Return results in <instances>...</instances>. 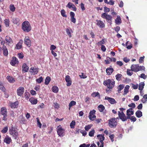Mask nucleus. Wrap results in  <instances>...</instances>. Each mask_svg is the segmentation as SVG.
<instances>
[{
  "mask_svg": "<svg viewBox=\"0 0 147 147\" xmlns=\"http://www.w3.org/2000/svg\"><path fill=\"white\" fill-rule=\"evenodd\" d=\"M88 117L90 120L93 121L96 118V116L94 115H89Z\"/></svg>",
  "mask_w": 147,
  "mask_h": 147,
  "instance_id": "obj_42",
  "label": "nucleus"
},
{
  "mask_svg": "<svg viewBox=\"0 0 147 147\" xmlns=\"http://www.w3.org/2000/svg\"><path fill=\"white\" fill-rule=\"evenodd\" d=\"M31 26L28 21H24L22 24V29L25 32H28L31 30Z\"/></svg>",
  "mask_w": 147,
  "mask_h": 147,
  "instance_id": "obj_1",
  "label": "nucleus"
},
{
  "mask_svg": "<svg viewBox=\"0 0 147 147\" xmlns=\"http://www.w3.org/2000/svg\"><path fill=\"white\" fill-rule=\"evenodd\" d=\"M138 64H132L131 67V70L132 71L138 72Z\"/></svg>",
  "mask_w": 147,
  "mask_h": 147,
  "instance_id": "obj_12",
  "label": "nucleus"
},
{
  "mask_svg": "<svg viewBox=\"0 0 147 147\" xmlns=\"http://www.w3.org/2000/svg\"><path fill=\"white\" fill-rule=\"evenodd\" d=\"M127 74L129 76H131L133 74V73L130 69H127Z\"/></svg>",
  "mask_w": 147,
  "mask_h": 147,
  "instance_id": "obj_53",
  "label": "nucleus"
},
{
  "mask_svg": "<svg viewBox=\"0 0 147 147\" xmlns=\"http://www.w3.org/2000/svg\"><path fill=\"white\" fill-rule=\"evenodd\" d=\"M144 85L145 84L144 82H140L139 84V86L138 85L139 90L140 91H142L143 89Z\"/></svg>",
  "mask_w": 147,
  "mask_h": 147,
  "instance_id": "obj_30",
  "label": "nucleus"
},
{
  "mask_svg": "<svg viewBox=\"0 0 147 147\" xmlns=\"http://www.w3.org/2000/svg\"><path fill=\"white\" fill-rule=\"evenodd\" d=\"M101 16L103 18L105 19L110 24H112V17L111 16L105 12L102 13Z\"/></svg>",
  "mask_w": 147,
  "mask_h": 147,
  "instance_id": "obj_3",
  "label": "nucleus"
},
{
  "mask_svg": "<svg viewBox=\"0 0 147 147\" xmlns=\"http://www.w3.org/2000/svg\"><path fill=\"white\" fill-rule=\"evenodd\" d=\"M94 133L95 131L94 129H93L89 132V136L90 137H93L94 136Z\"/></svg>",
  "mask_w": 147,
  "mask_h": 147,
  "instance_id": "obj_46",
  "label": "nucleus"
},
{
  "mask_svg": "<svg viewBox=\"0 0 147 147\" xmlns=\"http://www.w3.org/2000/svg\"><path fill=\"white\" fill-rule=\"evenodd\" d=\"M23 42L22 40H20L19 42L16 45V48L18 49H20L22 47V44Z\"/></svg>",
  "mask_w": 147,
  "mask_h": 147,
  "instance_id": "obj_25",
  "label": "nucleus"
},
{
  "mask_svg": "<svg viewBox=\"0 0 147 147\" xmlns=\"http://www.w3.org/2000/svg\"><path fill=\"white\" fill-rule=\"evenodd\" d=\"M105 99L108 100L111 104H113L116 103V101L114 98L106 96Z\"/></svg>",
  "mask_w": 147,
  "mask_h": 147,
  "instance_id": "obj_15",
  "label": "nucleus"
},
{
  "mask_svg": "<svg viewBox=\"0 0 147 147\" xmlns=\"http://www.w3.org/2000/svg\"><path fill=\"white\" fill-rule=\"evenodd\" d=\"M57 132L58 135L60 137H63L65 135V129L62 128L61 125L58 126Z\"/></svg>",
  "mask_w": 147,
  "mask_h": 147,
  "instance_id": "obj_7",
  "label": "nucleus"
},
{
  "mask_svg": "<svg viewBox=\"0 0 147 147\" xmlns=\"http://www.w3.org/2000/svg\"><path fill=\"white\" fill-rule=\"evenodd\" d=\"M129 107H132L133 108H134L135 107V104L134 103H132L131 104H129L128 105Z\"/></svg>",
  "mask_w": 147,
  "mask_h": 147,
  "instance_id": "obj_62",
  "label": "nucleus"
},
{
  "mask_svg": "<svg viewBox=\"0 0 147 147\" xmlns=\"http://www.w3.org/2000/svg\"><path fill=\"white\" fill-rule=\"evenodd\" d=\"M97 137L99 138V142H97V145L98 147H103L104 142L103 141L105 140L104 136L102 135H98Z\"/></svg>",
  "mask_w": 147,
  "mask_h": 147,
  "instance_id": "obj_4",
  "label": "nucleus"
},
{
  "mask_svg": "<svg viewBox=\"0 0 147 147\" xmlns=\"http://www.w3.org/2000/svg\"><path fill=\"white\" fill-rule=\"evenodd\" d=\"M0 89L3 92L5 91V88L3 86L2 83H0Z\"/></svg>",
  "mask_w": 147,
  "mask_h": 147,
  "instance_id": "obj_52",
  "label": "nucleus"
},
{
  "mask_svg": "<svg viewBox=\"0 0 147 147\" xmlns=\"http://www.w3.org/2000/svg\"><path fill=\"white\" fill-rule=\"evenodd\" d=\"M92 125H88L86 126L85 127V129L86 131H88L90 128H91Z\"/></svg>",
  "mask_w": 147,
  "mask_h": 147,
  "instance_id": "obj_50",
  "label": "nucleus"
},
{
  "mask_svg": "<svg viewBox=\"0 0 147 147\" xmlns=\"http://www.w3.org/2000/svg\"><path fill=\"white\" fill-rule=\"evenodd\" d=\"M144 57H145L144 56L140 57L139 59V62L140 63H142L143 62Z\"/></svg>",
  "mask_w": 147,
  "mask_h": 147,
  "instance_id": "obj_60",
  "label": "nucleus"
},
{
  "mask_svg": "<svg viewBox=\"0 0 147 147\" xmlns=\"http://www.w3.org/2000/svg\"><path fill=\"white\" fill-rule=\"evenodd\" d=\"M36 119H37V125L40 128L41 127L42 124L40 122L39 119H38V117Z\"/></svg>",
  "mask_w": 147,
  "mask_h": 147,
  "instance_id": "obj_59",
  "label": "nucleus"
},
{
  "mask_svg": "<svg viewBox=\"0 0 147 147\" xmlns=\"http://www.w3.org/2000/svg\"><path fill=\"white\" fill-rule=\"evenodd\" d=\"M29 101L32 105H35L38 102V100L37 99L32 97L30 98L29 100Z\"/></svg>",
  "mask_w": 147,
  "mask_h": 147,
  "instance_id": "obj_22",
  "label": "nucleus"
},
{
  "mask_svg": "<svg viewBox=\"0 0 147 147\" xmlns=\"http://www.w3.org/2000/svg\"><path fill=\"white\" fill-rule=\"evenodd\" d=\"M136 116L138 118H140L142 116V112L139 110L137 111L136 113Z\"/></svg>",
  "mask_w": 147,
  "mask_h": 147,
  "instance_id": "obj_33",
  "label": "nucleus"
},
{
  "mask_svg": "<svg viewBox=\"0 0 147 147\" xmlns=\"http://www.w3.org/2000/svg\"><path fill=\"white\" fill-rule=\"evenodd\" d=\"M139 77L144 79H145L147 78V76L145 75L144 74H141Z\"/></svg>",
  "mask_w": 147,
  "mask_h": 147,
  "instance_id": "obj_54",
  "label": "nucleus"
},
{
  "mask_svg": "<svg viewBox=\"0 0 147 147\" xmlns=\"http://www.w3.org/2000/svg\"><path fill=\"white\" fill-rule=\"evenodd\" d=\"M129 119H130L131 121L133 122L135 121L136 120V119L135 117L134 116H131V117H130Z\"/></svg>",
  "mask_w": 147,
  "mask_h": 147,
  "instance_id": "obj_57",
  "label": "nucleus"
},
{
  "mask_svg": "<svg viewBox=\"0 0 147 147\" xmlns=\"http://www.w3.org/2000/svg\"><path fill=\"white\" fill-rule=\"evenodd\" d=\"M124 87V85L123 84H120L117 88L118 91L119 93L121 92V90H122Z\"/></svg>",
  "mask_w": 147,
  "mask_h": 147,
  "instance_id": "obj_35",
  "label": "nucleus"
},
{
  "mask_svg": "<svg viewBox=\"0 0 147 147\" xmlns=\"http://www.w3.org/2000/svg\"><path fill=\"white\" fill-rule=\"evenodd\" d=\"M141 100L143 103L146 102L147 101V94H145L143 96V98Z\"/></svg>",
  "mask_w": 147,
  "mask_h": 147,
  "instance_id": "obj_37",
  "label": "nucleus"
},
{
  "mask_svg": "<svg viewBox=\"0 0 147 147\" xmlns=\"http://www.w3.org/2000/svg\"><path fill=\"white\" fill-rule=\"evenodd\" d=\"M8 130V127H6L3 128V129L1 130V132L3 133H6Z\"/></svg>",
  "mask_w": 147,
  "mask_h": 147,
  "instance_id": "obj_51",
  "label": "nucleus"
},
{
  "mask_svg": "<svg viewBox=\"0 0 147 147\" xmlns=\"http://www.w3.org/2000/svg\"><path fill=\"white\" fill-rule=\"evenodd\" d=\"M103 84L104 85L107 86L108 88L111 89L114 86L115 81L113 80L109 79L104 81Z\"/></svg>",
  "mask_w": 147,
  "mask_h": 147,
  "instance_id": "obj_2",
  "label": "nucleus"
},
{
  "mask_svg": "<svg viewBox=\"0 0 147 147\" xmlns=\"http://www.w3.org/2000/svg\"><path fill=\"white\" fill-rule=\"evenodd\" d=\"M76 102L74 101H71L69 104V110L71 107L74 105H76Z\"/></svg>",
  "mask_w": 147,
  "mask_h": 147,
  "instance_id": "obj_39",
  "label": "nucleus"
},
{
  "mask_svg": "<svg viewBox=\"0 0 147 147\" xmlns=\"http://www.w3.org/2000/svg\"><path fill=\"white\" fill-rule=\"evenodd\" d=\"M66 31L69 37L70 38L71 37V35L69 29L68 28H67L66 30Z\"/></svg>",
  "mask_w": 147,
  "mask_h": 147,
  "instance_id": "obj_49",
  "label": "nucleus"
},
{
  "mask_svg": "<svg viewBox=\"0 0 147 147\" xmlns=\"http://www.w3.org/2000/svg\"><path fill=\"white\" fill-rule=\"evenodd\" d=\"M76 122L75 121H72L70 123V126L71 128H74V126L75 125Z\"/></svg>",
  "mask_w": 147,
  "mask_h": 147,
  "instance_id": "obj_45",
  "label": "nucleus"
},
{
  "mask_svg": "<svg viewBox=\"0 0 147 147\" xmlns=\"http://www.w3.org/2000/svg\"><path fill=\"white\" fill-rule=\"evenodd\" d=\"M1 49L2 50L4 55L5 56H7L8 54V51L7 49L6 46H3L1 47Z\"/></svg>",
  "mask_w": 147,
  "mask_h": 147,
  "instance_id": "obj_17",
  "label": "nucleus"
},
{
  "mask_svg": "<svg viewBox=\"0 0 147 147\" xmlns=\"http://www.w3.org/2000/svg\"><path fill=\"white\" fill-rule=\"evenodd\" d=\"M9 132L10 134L12 135L15 139H17L18 137V133L17 131L14 129V128L13 127L9 129Z\"/></svg>",
  "mask_w": 147,
  "mask_h": 147,
  "instance_id": "obj_8",
  "label": "nucleus"
},
{
  "mask_svg": "<svg viewBox=\"0 0 147 147\" xmlns=\"http://www.w3.org/2000/svg\"><path fill=\"white\" fill-rule=\"evenodd\" d=\"M51 80V78L49 76L47 77L45 80V84L47 85L49 84V82Z\"/></svg>",
  "mask_w": 147,
  "mask_h": 147,
  "instance_id": "obj_36",
  "label": "nucleus"
},
{
  "mask_svg": "<svg viewBox=\"0 0 147 147\" xmlns=\"http://www.w3.org/2000/svg\"><path fill=\"white\" fill-rule=\"evenodd\" d=\"M132 87L134 89H137L138 86V84H137L135 85L133 84H132Z\"/></svg>",
  "mask_w": 147,
  "mask_h": 147,
  "instance_id": "obj_61",
  "label": "nucleus"
},
{
  "mask_svg": "<svg viewBox=\"0 0 147 147\" xmlns=\"http://www.w3.org/2000/svg\"><path fill=\"white\" fill-rule=\"evenodd\" d=\"M80 132L82 134L83 136H85L87 134V132L85 131L81 130L80 131Z\"/></svg>",
  "mask_w": 147,
  "mask_h": 147,
  "instance_id": "obj_64",
  "label": "nucleus"
},
{
  "mask_svg": "<svg viewBox=\"0 0 147 147\" xmlns=\"http://www.w3.org/2000/svg\"><path fill=\"white\" fill-rule=\"evenodd\" d=\"M29 69V67L27 66L26 63L23 64L22 66V70L24 72H28Z\"/></svg>",
  "mask_w": 147,
  "mask_h": 147,
  "instance_id": "obj_21",
  "label": "nucleus"
},
{
  "mask_svg": "<svg viewBox=\"0 0 147 147\" xmlns=\"http://www.w3.org/2000/svg\"><path fill=\"white\" fill-rule=\"evenodd\" d=\"M5 23L6 27L9 26V20L8 19H6L4 20Z\"/></svg>",
  "mask_w": 147,
  "mask_h": 147,
  "instance_id": "obj_47",
  "label": "nucleus"
},
{
  "mask_svg": "<svg viewBox=\"0 0 147 147\" xmlns=\"http://www.w3.org/2000/svg\"><path fill=\"white\" fill-rule=\"evenodd\" d=\"M138 71L142 70H145V67L143 66H139L138 65Z\"/></svg>",
  "mask_w": 147,
  "mask_h": 147,
  "instance_id": "obj_48",
  "label": "nucleus"
},
{
  "mask_svg": "<svg viewBox=\"0 0 147 147\" xmlns=\"http://www.w3.org/2000/svg\"><path fill=\"white\" fill-rule=\"evenodd\" d=\"M24 43L28 47H30V46L31 41L28 36H26L24 38Z\"/></svg>",
  "mask_w": 147,
  "mask_h": 147,
  "instance_id": "obj_11",
  "label": "nucleus"
},
{
  "mask_svg": "<svg viewBox=\"0 0 147 147\" xmlns=\"http://www.w3.org/2000/svg\"><path fill=\"white\" fill-rule=\"evenodd\" d=\"M96 21L97 22V25L100 28H103L105 27V24L102 21L100 20H96Z\"/></svg>",
  "mask_w": 147,
  "mask_h": 147,
  "instance_id": "obj_16",
  "label": "nucleus"
},
{
  "mask_svg": "<svg viewBox=\"0 0 147 147\" xmlns=\"http://www.w3.org/2000/svg\"><path fill=\"white\" fill-rule=\"evenodd\" d=\"M116 79L118 81H120L121 80L122 77V75L118 74L115 76Z\"/></svg>",
  "mask_w": 147,
  "mask_h": 147,
  "instance_id": "obj_41",
  "label": "nucleus"
},
{
  "mask_svg": "<svg viewBox=\"0 0 147 147\" xmlns=\"http://www.w3.org/2000/svg\"><path fill=\"white\" fill-rule=\"evenodd\" d=\"M5 40L6 41V43H8V45H9L13 43L12 39L9 36H6L5 37Z\"/></svg>",
  "mask_w": 147,
  "mask_h": 147,
  "instance_id": "obj_19",
  "label": "nucleus"
},
{
  "mask_svg": "<svg viewBox=\"0 0 147 147\" xmlns=\"http://www.w3.org/2000/svg\"><path fill=\"white\" fill-rule=\"evenodd\" d=\"M43 79L42 76H40L39 78L36 80V81L38 83H40L42 81Z\"/></svg>",
  "mask_w": 147,
  "mask_h": 147,
  "instance_id": "obj_43",
  "label": "nucleus"
},
{
  "mask_svg": "<svg viewBox=\"0 0 147 147\" xmlns=\"http://www.w3.org/2000/svg\"><path fill=\"white\" fill-rule=\"evenodd\" d=\"M132 108H129V109H127V110L126 113H127V111L129 110L128 114H129V117L131 116V115H133L134 114V111H132Z\"/></svg>",
  "mask_w": 147,
  "mask_h": 147,
  "instance_id": "obj_38",
  "label": "nucleus"
},
{
  "mask_svg": "<svg viewBox=\"0 0 147 147\" xmlns=\"http://www.w3.org/2000/svg\"><path fill=\"white\" fill-rule=\"evenodd\" d=\"M1 114L3 116V120L5 121L7 116V109L5 107H2L1 109Z\"/></svg>",
  "mask_w": 147,
  "mask_h": 147,
  "instance_id": "obj_6",
  "label": "nucleus"
},
{
  "mask_svg": "<svg viewBox=\"0 0 147 147\" xmlns=\"http://www.w3.org/2000/svg\"><path fill=\"white\" fill-rule=\"evenodd\" d=\"M24 89L22 87H20L17 90V92L18 96H21L24 92Z\"/></svg>",
  "mask_w": 147,
  "mask_h": 147,
  "instance_id": "obj_10",
  "label": "nucleus"
},
{
  "mask_svg": "<svg viewBox=\"0 0 147 147\" xmlns=\"http://www.w3.org/2000/svg\"><path fill=\"white\" fill-rule=\"evenodd\" d=\"M113 71V68L111 67H108L106 69L107 73L108 75H111Z\"/></svg>",
  "mask_w": 147,
  "mask_h": 147,
  "instance_id": "obj_23",
  "label": "nucleus"
},
{
  "mask_svg": "<svg viewBox=\"0 0 147 147\" xmlns=\"http://www.w3.org/2000/svg\"><path fill=\"white\" fill-rule=\"evenodd\" d=\"M128 111L129 110L127 111V113H126L127 117L125 114L122 115H119V117L123 121H125L127 120V119H129L130 118L129 115V114H128Z\"/></svg>",
  "mask_w": 147,
  "mask_h": 147,
  "instance_id": "obj_9",
  "label": "nucleus"
},
{
  "mask_svg": "<svg viewBox=\"0 0 147 147\" xmlns=\"http://www.w3.org/2000/svg\"><path fill=\"white\" fill-rule=\"evenodd\" d=\"M115 22L117 25H119L121 24V19L119 16H117V18L115 20Z\"/></svg>",
  "mask_w": 147,
  "mask_h": 147,
  "instance_id": "obj_28",
  "label": "nucleus"
},
{
  "mask_svg": "<svg viewBox=\"0 0 147 147\" xmlns=\"http://www.w3.org/2000/svg\"><path fill=\"white\" fill-rule=\"evenodd\" d=\"M19 62L18 59L15 57H13L12 59L10 62V64L13 66H15V65L18 64Z\"/></svg>",
  "mask_w": 147,
  "mask_h": 147,
  "instance_id": "obj_13",
  "label": "nucleus"
},
{
  "mask_svg": "<svg viewBox=\"0 0 147 147\" xmlns=\"http://www.w3.org/2000/svg\"><path fill=\"white\" fill-rule=\"evenodd\" d=\"M65 80L67 83L66 84L68 86H70L71 84V78L69 75H67L66 76Z\"/></svg>",
  "mask_w": 147,
  "mask_h": 147,
  "instance_id": "obj_14",
  "label": "nucleus"
},
{
  "mask_svg": "<svg viewBox=\"0 0 147 147\" xmlns=\"http://www.w3.org/2000/svg\"><path fill=\"white\" fill-rule=\"evenodd\" d=\"M11 140V139L10 138L7 137H5L4 140V142L7 144H9L10 143Z\"/></svg>",
  "mask_w": 147,
  "mask_h": 147,
  "instance_id": "obj_32",
  "label": "nucleus"
},
{
  "mask_svg": "<svg viewBox=\"0 0 147 147\" xmlns=\"http://www.w3.org/2000/svg\"><path fill=\"white\" fill-rule=\"evenodd\" d=\"M61 13L62 16L64 17H66L67 16L65 13V12L64 9H62L61 11Z\"/></svg>",
  "mask_w": 147,
  "mask_h": 147,
  "instance_id": "obj_44",
  "label": "nucleus"
},
{
  "mask_svg": "<svg viewBox=\"0 0 147 147\" xmlns=\"http://www.w3.org/2000/svg\"><path fill=\"white\" fill-rule=\"evenodd\" d=\"M75 13L74 12L71 11L70 12V15L71 17V20L72 22L75 23L76 22V19L74 18L75 16Z\"/></svg>",
  "mask_w": 147,
  "mask_h": 147,
  "instance_id": "obj_18",
  "label": "nucleus"
},
{
  "mask_svg": "<svg viewBox=\"0 0 147 147\" xmlns=\"http://www.w3.org/2000/svg\"><path fill=\"white\" fill-rule=\"evenodd\" d=\"M18 104V102L16 101L13 103H12L11 105V107L12 108H17Z\"/></svg>",
  "mask_w": 147,
  "mask_h": 147,
  "instance_id": "obj_26",
  "label": "nucleus"
},
{
  "mask_svg": "<svg viewBox=\"0 0 147 147\" xmlns=\"http://www.w3.org/2000/svg\"><path fill=\"white\" fill-rule=\"evenodd\" d=\"M107 59L108 58H109L110 60L111 61H112L113 62H115L116 61V59L115 58H111L109 57H107Z\"/></svg>",
  "mask_w": 147,
  "mask_h": 147,
  "instance_id": "obj_63",
  "label": "nucleus"
},
{
  "mask_svg": "<svg viewBox=\"0 0 147 147\" xmlns=\"http://www.w3.org/2000/svg\"><path fill=\"white\" fill-rule=\"evenodd\" d=\"M7 79L8 81L10 83H13L15 81L14 78L10 76H8L7 77Z\"/></svg>",
  "mask_w": 147,
  "mask_h": 147,
  "instance_id": "obj_24",
  "label": "nucleus"
},
{
  "mask_svg": "<svg viewBox=\"0 0 147 147\" xmlns=\"http://www.w3.org/2000/svg\"><path fill=\"white\" fill-rule=\"evenodd\" d=\"M52 91L55 93H56L58 91V88L56 86H53L52 88Z\"/></svg>",
  "mask_w": 147,
  "mask_h": 147,
  "instance_id": "obj_40",
  "label": "nucleus"
},
{
  "mask_svg": "<svg viewBox=\"0 0 147 147\" xmlns=\"http://www.w3.org/2000/svg\"><path fill=\"white\" fill-rule=\"evenodd\" d=\"M74 5L72 4L71 3L69 2L67 5L66 7H68L69 9H70L72 7V5Z\"/></svg>",
  "mask_w": 147,
  "mask_h": 147,
  "instance_id": "obj_58",
  "label": "nucleus"
},
{
  "mask_svg": "<svg viewBox=\"0 0 147 147\" xmlns=\"http://www.w3.org/2000/svg\"><path fill=\"white\" fill-rule=\"evenodd\" d=\"M10 10L12 11L13 12L15 11V7L13 5H11L10 6Z\"/></svg>",
  "mask_w": 147,
  "mask_h": 147,
  "instance_id": "obj_56",
  "label": "nucleus"
},
{
  "mask_svg": "<svg viewBox=\"0 0 147 147\" xmlns=\"http://www.w3.org/2000/svg\"><path fill=\"white\" fill-rule=\"evenodd\" d=\"M108 125L111 128H115L117 125V120L115 118H112L108 120Z\"/></svg>",
  "mask_w": 147,
  "mask_h": 147,
  "instance_id": "obj_5",
  "label": "nucleus"
},
{
  "mask_svg": "<svg viewBox=\"0 0 147 147\" xmlns=\"http://www.w3.org/2000/svg\"><path fill=\"white\" fill-rule=\"evenodd\" d=\"M129 86L128 85H126L124 88V93L123 95H125L126 94L129 92Z\"/></svg>",
  "mask_w": 147,
  "mask_h": 147,
  "instance_id": "obj_27",
  "label": "nucleus"
},
{
  "mask_svg": "<svg viewBox=\"0 0 147 147\" xmlns=\"http://www.w3.org/2000/svg\"><path fill=\"white\" fill-rule=\"evenodd\" d=\"M19 21L20 20L18 18H13L12 20V22L14 24L19 25L20 24L19 22Z\"/></svg>",
  "mask_w": 147,
  "mask_h": 147,
  "instance_id": "obj_29",
  "label": "nucleus"
},
{
  "mask_svg": "<svg viewBox=\"0 0 147 147\" xmlns=\"http://www.w3.org/2000/svg\"><path fill=\"white\" fill-rule=\"evenodd\" d=\"M30 72L32 73H34V75L36 74H37L38 71V68H35L34 67H32L30 69Z\"/></svg>",
  "mask_w": 147,
  "mask_h": 147,
  "instance_id": "obj_20",
  "label": "nucleus"
},
{
  "mask_svg": "<svg viewBox=\"0 0 147 147\" xmlns=\"http://www.w3.org/2000/svg\"><path fill=\"white\" fill-rule=\"evenodd\" d=\"M91 96L94 97H96V96H97L99 98H100V96L99 93L98 92H93L91 94Z\"/></svg>",
  "mask_w": 147,
  "mask_h": 147,
  "instance_id": "obj_31",
  "label": "nucleus"
},
{
  "mask_svg": "<svg viewBox=\"0 0 147 147\" xmlns=\"http://www.w3.org/2000/svg\"><path fill=\"white\" fill-rule=\"evenodd\" d=\"M105 41L104 39H102L101 41L98 42L97 43V44L98 45H100L104 44L105 43Z\"/></svg>",
  "mask_w": 147,
  "mask_h": 147,
  "instance_id": "obj_55",
  "label": "nucleus"
},
{
  "mask_svg": "<svg viewBox=\"0 0 147 147\" xmlns=\"http://www.w3.org/2000/svg\"><path fill=\"white\" fill-rule=\"evenodd\" d=\"M98 108L99 111L100 112L103 111L105 109V107L102 105H99L98 106Z\"/></svg>",
  "mask_w": 147,
  "mask_h": 147,
  "instance_id": "obj_34",
  "label": "nucleus"
}]
</instances>
